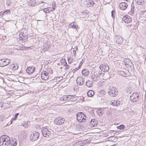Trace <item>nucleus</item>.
Here are the masks:
<instances>
[{"label": "nucleus", "instance_id": "a19ab883", "mask_svg": "<svg viewBox=\"0 0 146 146\" xmlns=\"http://www.w3.org/2000/svg\"><path fill=\"white\" fill-rule=\"evenodd\" d=\"M43 11L45 13H49V11H48V9H47V8L44 9Z\"/></svg>", "mask_w": 146, "mask_h": 146}, {"label": "nucleus", "instance_id": "5fc2aeb1", "mask_svg": "<svg viewBox=\"0 0 146 146\" xmlns=\"http://www.w3.org/2000/svg\"><path fill=\"white\" fill-rule=\"evenodd\" d=\"M60 78V77H59V78H58L59 79Z\"/></svg>", "mask_w": 146, "mask_h": 146}, {"label": "nucleus", "instance_id": "603ef678", "mask_svg": "<svg viewBox=\"0 0 146 146\" xmlns=\"http://www.w3.org/2000/svg\"><path fill=\"white\" fill-rule=\"evenodd\" d=\"M111 146H115V145H111Z\"/></svg>", "mask_w": 146, "mask_h": 146}, {"label": "nucleus", "instance_id": "09e8293b", "mask_svg": "<svg viewBox=\"0 0 146 146\" xmlns=\"http://www.w3.org/2000/svg\"><path fill=\"white\" fill-rule=\"evenodd\" d=\"M68 63H69L70 64L71 63V62H70V59H68Z\"/></svg>", "mask_w": 146, "mask_h": 146}, {"label": "nucleus", "instance_id": "20e7f679", "mask_svg": "<svg viewBox=\"0 0 146 146\" xmlns=\"http://www.w3.org/2000/svg\"><path fill=\"white\" fill-rule=\"evenodd\" d=\"M130 100L132 102H135L138 101L139 99V94L134 93L130 97Z\"/></svg>", "mask_w": 146, "mask_h": 146}, {"label": "nucleus", "instance_id": "f8f14e48", "mask_svg": "<svg viewBox=\"0 0 146 146\" xmlns=\"http://www.w3.org/2000/svg\"><path fill=\"white\" fill-rule=\"evenodd\" d=\"M100 68L102 71L107 72L109 69V66L105 64H102L100 66Z\"/></svg>", "mask_w": 146, "mask_h": 146}, {"label": "nucleus", "instance_id": "1a4fd4ad", "mask_svg": "<svg viewBox=\"0 0 146 146\" xmlns=\"http://www.w3.org/2000/svg\"><path fill=\"white\" fill-rule=\"evenodd\" d=\"M10 62V60L9 59H1L0 60V66L4 67L8 65Z\"/></svg>", "mask_w": 146, "mask_h": 146}, {"label": "nucleus", "instance_id": "4be33fe9", "mask_svg": "<svg viewBox=\"0 0 146 146\" xmlns=\"http://www.w3.org/2000/svg\"><path fill=\"white\" fill-rule=\"evenodd\" d=\"M10 68L14 70H15L18 68V65L17 64H11L10 66Z\"/></svg>", "mask_w": 146, "mask_h": 146}, {"label": "nucleus", "instance_id": "3c124183", "mask_svg": "<svg viewBox=\"0 0 146 146\" xmlns=\"http://www.w3.org/2000/svg\"><path fill=\"white\" fill-rule=\"evenodd\" d=\"M60 78V79L59 80V81H60V80H61L62 79V77H61Z\"/></svg>", "mask_w": 146, "mask_h": 146}, {"label": "nucleus", "instance_id": "412c9836", "mask_svg": "<svg viewBox=\"0 0 146 146\" xmlns=\"http://www.w3.org/2000/svg\"><path fill=\"white\" fill-rule=\"evenodd\" d=\"M97 114L98 115L101 116L104 113V111L103 108H100L96 111Z\"/></svg>", "mask_w": 146, "mask_h": 146}, {"label": "nucleus", "instance_id": "49530a36", "mask_svg": "<svg viewBox=\"0 0 146 146\" xmlns=\"http://www.w3.org/2000/svg\"><path fill=\"white\" fill-rule=\"evenodd\" d=\"M98 73L100 75H101L102 73V72L101 71H99L98 72Z\"/></svg>", "mask_w": 146, "mask_h": 146}, {"label": "nucleus", "instance_id": "58836bf2", "mask_svg": "<svg viewBox=\"0 0 146 146\" xmlns=\"http://www.w3.org/2000/svg\"><path fill=\"white\" fill-rule=\"evenodd\" d=\"M52 7L53 8H54V9H55L56 8V3L54 1H53L52 3Z\"/></svg>", "mask_w": 146, "mask_h": 146}, {"label": "nucleus", "instance_id": "c756f323", "mask_svg": "<svg viewBox=\"0 0 146 146\" xmlns=\"http://www.w3.org/2000/svg\"><path fill=\"white\" fill-rule=\"evenodd\" d=\"M136 3L138 5H142L144 2V0H135Z\"/></svg>", "mask_w": 146, "mask_h": 146}, {"label": "nucleus", "instance_id": "dca6fc26", "mask_svg": "<svg viewBox=\"0 0 146 146\" xmlns=\"http://www.w3.org/2000/svg\"><path fill=\"white\" fill-rule=\"evenodd\" d=\"M77 84L79 85H82L84 83V80L81 77H78L76 80Z\"/></svg>", "mask_w": 146, "mask_h": 146}, {"label": "nucleus", "instance_id": "37998d69", "mask_svg": "<svg viewBox=\"0 0 146 146\" xmlns=\"http://www.w3.org/2000/svg\"><path fill=\"white\" fill-rule=\"evenodd\" d=\"M60 100L61 101L66 100H65V98L64 96H62V97L60 98Z\"/></svg>", "mask_w": 146, "mask_h": 146}, {"label": "nucleus", "instance_id": "de8ad7c7", "mask_svg": "<svg viewBox=\"0 0 146 146\" xmlns=\"http://www.w3.org/2000/svg\"><path fill=\"white\" fill-rule=\"evenodd\" d=\"M73 53H74V54L75 55V54H76V50H73Z\"/></svg>", "mask_w": 146, "mask_h": 146}, {"label": "nucleus", "instance_id": "bb28decb", "mask_svg": "<svg viewBox=\"0 0 146 146\" xmlns=\"http://www.w3.org/2000/svg\"><path fill=\"white\" fill-rule=\"evenodd\" d=\"M98 74H97L94 73V74L92 75L91 76L92 80L94 81H97L98 79Z\"/></svg>", "mask_w": 146, "mask_h": 146}, {"label": "nucleus", "instance_id": "6ab92c4d", "mask_svg": "<svg viewBox=\"0 0 146 146\" xmlns=\"http://www.w3.org/2000/svg\"><path fill=\"white\" fill-rule=\"evenodd\" d=\"M90 125L92 127L96 126L97 125V121L95 119H92Z\"/></svg>", "mask_w": 146, "mask_h": 146}, {"label": "nucleus", "instance_id": "79ce46f5", "mask_svg": "<svg viewBox=\"0 0 146 146\" xmlns=\"http://www.w3.org/2000/svg\"><path fill=\"white\" fill-rule=\"evenodd\" d=\"M19 114L18 113H16L15 114V117H14V119H15V120H16V118H17V117L18 116V115H19Z\"/></svg>", "mask_w": 146, "mask_h": 146}, {"label": "nucleus", "instance_id": "c9c22d12", "mask_svg": "<svg viewBox=\"0 0 146 146\" xmlns=\"http://www.w3.org/2000/svg\"><path fill=\"white\" fill-rule=\"evenodd\" d=\"M76 144L77 146H82L84 145L83 143H82V141H79L76 143Z\"/></svg>", "mask_w": 146, "mask_h": 146}, {"label": "nucleus", "instance_id": "f704fd0d", "mask_svg": "<svg viewBox=\"0 0 146 146\" xmlns=\"http://www.w3.org/2000/svg\"><path fill=\"white\" fill-rule=\"evenodd\" d=\"M61 63H63V64H64V66H65L66 64L67 65L66 66V69H68L69 68V67L68 66V65H67V63L65 62V60H61Z\"/></svg>", "mask_w": 146, "mask_h": 146}, {"label": "nucleus", "instance_id": "2eb2a0df", "mask_svg": "<svg viewBox=\"0 0 146 146\" xmlns=\"http://www.w3.org/2000/svg\"><path fill=\"white\" fill-rule=\"evenodd\" d=\"M35 67L33 66L28 67L26 70L27 72L29 74H31L35 71Z\"/></svg>", "mask_w": 146, "mask_h": 146}, {"label": "nucleus", "instance_id": "0eeeda50", "mask_svg": "<svg viewBox=\"0 0 146 146\" xmlns=\"http://www.w3.org/2000/svg\"><path fill=\"white\" fill-rule=\"evenodd\" d=\"M124 39L122 37L118 36L115 35L114 38V42L118 44H122L124 41Z\"/></svg>", "mask_w": 146, "mask_h": 146}, {"label": "nucleus", "instance_id": "cd10ccee", "mask_svg": "<svg viewBox=\"0 0 146 146\" xmlns=\"http://www.w3.org/2000/svg\"><path fill=\"white\" fill-rule=\"evenodd\" d=\"M94 94V92L92 90H89L87 92L88 96L90 97H92Z\"/></svg>", "mask_w": 146, "mask_h": 146}, {"label": "nucleus", "instance_id": "4c0bfd02", "mask_svg": "<svg viewBox=\"0 0 146 146\" xmlns=\"http://www.w3.org/2000/svg\"><path fill=\"white\" fill-rule=\"evenodd\" d=\"M47 9H48V11H49V13L50 12L54 11L55 10L54 8L51 7H47Z\"/></svg>", "mask_w": 146, "mask_h": 146}, {"label": "nucleus", "instance_id": "9b49d317", "mask_svg": "<svg viewBox=\"0 0 146 146\" xmlns=\"http://www.w3.org/2000/svg\"><path fill=\"white\" fill-rule=\"evenodd\" d=\"M122 19L124 22L127 23H130L132 20L131 17L128 15L124 16L123 17Z\"/></svg>", "mask_w": 146, "mask_h": 146}, {"label": "nucleus", "instance_id": "f257e3e1", "mask_svg": "<svg viewBox=\"0 0 146 146\" xmlns=\"http://www.w3.org/2000/svg\"><path fill=\"white\" fill-rule=\"evenodd\" d=\"M10 143V138L8 136L4 135L1 137L0 146H9Z\"/></svg>", "mask_w": 146, "mask_h": 146}, {"label": "nucleus", "instance_id": "7ed1b4c3", "mask_svg": "<svg viewBox=\"0 0 146 146\" xmlns=\"http://www.w3.org/2000/svg\"><path fill=\"white\" fill-rule=\"evenodd\" d=\"M77 119L80 122H85L86 118L85 115L83 113H78L76 114Z\"/></svg>", "mask_w": 146, "mask_h": 146}, {"label": "nucleus", "instance_id": "423d86ee", "mask_svg": "<svg viewBox=\"0 0 146 146\" xmlns=\"http://www.w3.org/2000/svg\"><path fill=\"white\" fill-rule=\"evenodd\" d=\"M39 136V133L38 132L34 131L31 134L30 137V139L32 141H35L38 139Z\"/></svg>", "mask_w": 146, "mask_h": 146}, {"label": "nucleus", "instance_id": "a211bd4d", "mask_svg": "<svg viewBox=\"0 0 146 146\" xmlns=\"http://www.w3.org/2000/svg\"><path fill=\"white\" fill-rule=\"evenodd\" d=\"M11 13V11L9 9H7L5 11H4L3 12H0V15L2 17L4 15H9Z\"/></svg>", "mask_w": 146, "mask_h": 146}, {"label": "nucleus", "instance_id": "9d476101", "mask_svg": "<svg viewBox=\"0 0 146 146\" xmlns=\"http://www.w3.org/2000/svg\"><path fill=\"white\" fill-rule=\"evenodd\" d=\"M66 100L71 101H75L76 99L74 95H66L64 96Z\"/></svg>", "mask_w": 146, "mask_h": 146}, {"label": "nucleus", "instance_id": "5701e85b", "mask_svg": "<svg viewBox=\"0 0 146 146\" xmlns=\"http://www.w3.org/2000/svg\"><path fill=\"white\" fill-rule=\"evenodd\" d=\"M49 48V45L48 44H46L44 46L43 49L42 50L41 52L42 53H44L46 51L48 50Z\"/></svg>", "mask_w": 146, "mask_h": 146}, {"label": "nucleus", "instance_id": "72a5a7b5", "mask_svg": "<svg viewBox=\"0 0 146 146\" xmlns=\"http://www.w3.org/2000/svg\"><path fill=\"white\" fill-rule=\"evenodd\" d=\"M125 126L124 125H122L118 126L117 128L118 129H119L120 130H124L125 128Z\"/></svg>", "mask_w": 146, "mask_h": 146}, {"label": "nucleus", "instance_id": "f03ea898", "mask_svg": "<svg viewBox=\"0 0 146 146\" xmlns=\"http://www.w3.org/2000/svg\"><path fill=\"white\" fill-rule=\"evenodd\" d=\"M52 131L50 129H48L46 127H43L42 129V133L43 136L46 137H48L51 135Z\"/></svg>", "mask_w": 146, "mask_h": 146}, {"label": "nucleus", "instance_id": "6e6552de", "mask_svg": "<svg viewBox=\"0 0 146 146\" xmlns=\"http://www.w3.org/2000/svg\"><path fill=\"white\" fill-rule=\"evenodd\" d=\"M65 119L64 118H61V117L56 118L54 121L55 124L58 125H60L64 123Z\"/></svg>", "mask_w": 146, "mask_h": 146}, {"label": "nucleus", "instance_id": "393cba45", "mask_svg": "<svg viewBox=\"0 0 146 146\" xmlns=\"http://www.w3.org/2000/svg\"><path fill=\"white\" fill-rule=\"evenodd\" d=\"M82 73L83 75L86 76L89 74V72L87 69H84L82 71Z\"/></svg>", "mask_w": 146, "mask_h": 146}, {"label": "nucleus", "instance_id": "7c9ffc66", "mask_svg": "<svg viewBox=\"0 0 146 146\" xmlns=\"http://www.w3.org/2000/svg\"><path fill=\"white\" fill-rule=\"evenodd\" d=\"M110 104L112 105L113 106H117L119 104V103H118L117 101H116L115 100L110 101Z\"/></svg>", "mask_w": 146, "mask_h": 146}, {"label": "nucleus", "instance_id": "a18cd8bd", "mask_svg": "<svg viewBox=\"0 0 146 146\" xmlns=\"http://www.w3.org/2000/svg\"><path fill=\"white\" fill-rule=\"evenodd\" d=\"M133 11H134L132 9V8H131V12L130 13V14H131V15L133 14Z\"/></svg>", "mask_w": 146, "mask_h": 146}, {"label": "nucleus", "instance_id": "aec40b11", "mask_svg": "<svg viewBox=\"0 0 146 146\" xmlns=\"http://www.w3.org/2000/svg\"><path fill=\"white\" fill-rule=\"evenodd\" d=\"M19 39L20 40H23L25 42L27 40V38L23 36L22 33L19 35Z\"/></svg>", "mask_w": 146, "mask_h": 146}, {"label": "nucleus", "instance_id": "f3484780", "mask_svg": "<svg viewBox=\"0 0 146 146\" xmlns=\"http://www.w3.org/2000/svg\"><path fill=\"white\" fill-rule=\"evenodd\" d=\"M86 1L87 6L88 7H93L95 4L92 0H86Z\"/></svg>", "mask_w": 146, "mask_h": 146}, {"label": "nucleus", "instance_id": "b1692460", "mask_svg": "<svg viewBox=\"0 0 146 146\" xmlns=\"http://www.w3.org/2000/svg\"><path fill=\"white\" fill-rule=\"evenodd\" d=\"M11 145L13 146H15L17 145V141L15 138H12V140L11 141Z\"/></svg>", "mask_w": 146, "mask_h": 146}, {"label": "nucleus", "instance_id": "2f4dec72", "mask_svg": "<svg viewBox=\"0 0 146 146\" xmlns=\"http://www.w3.org/2000/svg\"><path fill=\"white\" fill-rule=\"evenodd\" d=\"M119 74L121 76H124L125 77H127V74L123 71H120L119 72Z\"/></svg>", "mask_w": 146, "mask_h": 146}, {"label": "nucleus", "instance_id": "39448f33", "mask_svg": "<svg viewBox=\"0 0 146 146\" xmlns=\"http://www.w3.org/2000/svg\"><path fill=\"white\" fill-rule=\"evenodd\" d=\"M108 94L111 97H114L117 94L118 92L115 88L111 87L108 90Z\"/></svg>", "mask_w": 146, "mask_h": 146}, {"label": "nucleus", "instance_id": "8fccbe9b", "mask_svg": "<svg viewBox=\"0 0 146 146\" xmlns=\"http://www.w3.org/2000/svg\"><path fill=\"white\" fill-rule=\"evenodd\" d=\"M125 1H127V2H129L130 1V0H124Z\"/></svg>", "mask_w": 146, "mask_h": 146}, {"label": "nucleus", "instance_id": "ddd939ff", "mask_svg": "<svg viewBox=\"0 0 146 146\" xmlns=\"http://www.w3.org/2000/svg\"><path fill=\"white\" fill-rule=\"evenodd\" d=\"M48 73L45 71H43L41 73V77L44 80H47L48 78Z\"/></svg>", "mask_w": 146, "mask_h": 146}, {"label": "nucleus", "instance_id": "473e14b6", "mask_svg": "<svg viewBox=\"0 0 146 146\" xmlns=\"http://www.w3.org/2000/svg\"><path fill=\"white\" fill-rule=\"evenodd\" d=\"M126 92L127 93H131V92H132L133 90L132 88L131 87H129L127 88L126 89Z\"/></svg>", "mask_w": 146, "mask_h": 146}, {"label": "nucleus", "instance_id": "4468645a", "mask_svg": "<svg viewBox=\"0 0 146 146\" xmlns=\"http://www.w3.org/2000/svg\"><path fill=\"white\" fill-rule=\"evenodd\" d=\"M127 4L125 2H121L119 5V8L122 10H125L127 7Z\"/></svg>", "mask_w": 146, "mask_h": 146}, {"label": "nucleus", "instance_id": "a878e982", "mask_svg": "<svg viewBox=\"0 0 146 146\" xmlns=\"http://www.w3.org/2000/svg\"><path fill=\"white\" fill-rule=\"evenodd\" d=\"M93 84V82L90 80H88L86 82V86L88 87H91Z\"/></svg>", "mask_w": 146, "mask_h": 146}, {"label": "nucleus", "instance_id": "c03bdc74", "mask_svg": "<svg viewBox=\"0 0 146 146\" xmlns=\"http://www.w3.org/2000/svg\"><path fill=\"white\" fill-rule=\"evenodd\" d=\"M89 141H87V140H84L83 141H82V143H83V144L84 145V144H86L88 143V142Z\"/></svg>", "mask_w": 146, "mask_h": 146}, {"label": "nucleus", "instance_id": "e433bc0d", "mask_svg": "<svg viewBox=\"0 0 146 146\" xmlns=\"http://www.w3.org/2000/svg\"><path fill=\"white\" fill-rule=\"evenodd\" d=\"M12 2L11 1L9 0H8L7 1V2L6 3V4L7 6H9L10 5L12 4Z\"/></svg>", "mask_w": 146, "mask_h": 146}, {"label": "nucleus", "instance_id": "c85d7f7f", "mask_svg": "<svg viewBox=\"0 0 146 146\" xmlns=\"http://www.w3.org/2000/svg\"><path fill=\"white\" fill-rule=\"evenodd\" d=\"M69 28H72L74 29H77L78 26H76L74 24V22H73L70 23V24L69 25Z\"/></svg>", "mask_w": 146, "mask_h": 146}, {"label": "nucleus", "instance_id": "864d4df0", "mask_svg": "<svg viewBox=\"0 0 146 146\" xmlns=\"http://www.w3.org/2000/svg\"><path fill=\"white\" fill-rule=\"evenodd\" d=\"M60 64H59V63H58V65H59Z\"/></svg>", "mask_w": 146, "mask_h": 146}, {"label": "nucleus", "instance_id": "ea45409f", "mask_svg": "<svg viewBox=\"0 0 146 146\" xmlns=\"http://www.w3.org/2000/svg\"><path fill=\"white\" fill-rule=\"evenodd\" d=\"M115 13V11L112 10L111 12V16L113 19L115 18V16L114 14Z\"/></svg>", "mask_w": 146, "mask_h": 146}]
</instances>
